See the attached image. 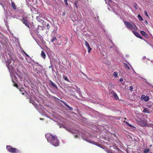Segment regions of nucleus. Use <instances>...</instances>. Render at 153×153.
Wrapping results in <instances>:
<instances>
[{
    "label": "nucleus",
    "mask_w": 153,
    "mask_h": 153,
    "mask_svg": "<svg viewBox=\"0 0 153 153\" xmlns=\"http://www.w3.org/2000/svg\"><path fill=\"white\" fill-rule=\"evenodd\" d=\"M45 137L48 142L54 146H57L59 145V142L56 136L50 133H48L45 134Z\"/></svg>",
    "instance_id": "1"
},
{
    "label": "nucleus",
    "mask_w": 153,
    "mask_h": 153,
    "mask_svg": "<svg viewBox=\"0 0 153 153\" xmlns=\"http://www.w3.org/2000/svg\"><path fill=\"white\" fill-rule=\"evenodd\" d=\"M6 66L9 69H13L16 67V65L14 64V61L13 60L12 61L10 59H7V61H6Z\"/></svg>",
    "instance_id": "2"
},
{
    "label": "nucleus",
    "mask_w": 153,
    "mask_h": 153,
    "mask_svg": "<svg viewBox=\"0 0 153 153\" xmlns=\"http://www.w3.org/2000/svg\"><path fill=\"white\" fill-rule=\"evenodd\" d=\"M124 23L126 27L129 29L132 30H136L137 29L136 26L133 23L131 24L130 23L126 21L124 22Z\"/></svg>",
    "instance_id": "3"
},
{
    "label": "nucleus",
    "mask_w": 153,
    "mask_h": 153,
    "mask_svg": "<svg viewBox=\"0 0 153 153\" xmlns=\"http://www.w3.org/2000/svg\"><path fill=\"white\" fill-rule=\"evenodd\" d=\"M7 150L10 152L12 153H17L20 152L18 149L12 147L10 146H7L6 147Z\"/></svg>",
    "instance_id": "4"
},
{
    "label": "nucleus",
    "mask_w": 153,
    "mask_h": 153,
    "mask_svg": "<svg viewBox=\"0 0 153 153\" xmlns=\"http://www.w3.org/2000/svg\"><path fill=\"white\" fill-rule=\"evenodd\" d=\"M45 25H43L42 26H41L40 25H38L37 26V28H35V25H33V26H32V28H33V30L35 31H38L39 30H43V27H44Z\"/></svg>",
    "instance_id": "5"
},
{
    "label": "nucleus",
    "mask_w": 153,
    "mask_h": 153,
    "mask_svg": "<svg viewBox=\"0 0 153 153\" xmlns=\"http://www.w3.org/2000/svg\"><path fill=\"white\" fill-rule=\"evenodd\" d=\"M42 16L41 15H40L36 17V19L39 22H41L43 25H45V22L42 20Z\"/></svg>",
    "instance_id": "6"
},
{
    "label": "nucleus",
    "mask_w": 153,
    "mask_h": 153,
    "mask_svg": "<svg viewBox=\"0 0 153 153\" xmlns=\"http://www.w3.org/2000/svg\"><path fill=\"white\" fill-rule=\"evenodd\" d=\"M21 21L25 26L29 28L30 22H28V20L26 18L23 17L22 19H21Z\"/></svg>",
    "instance_id": "7"
},
{
    "label": "nucleus",
    "mask_w": 153,
    "mask_h": 153,
    "mask_svg": "<svg viewBox=\"0 0 153 153\" xmlns=\"http://www.w3.org/2000/svg\"><path fill=\"white\" fill-rule=\"evenodd\" d=\"M51 41L53 42L54 45H60V44H58V39L55 36H53L52 39L51 40Z\"/></svg>",
    "instance_id": "8"
},
{
    "label": "nucleus",
    "mask_w": 153,
    "mask_h": 153,
    "mask_svg": "<svg viewBox=\"0 0 153 153\" xmlns=\"http://www.w3.org/2000/svg\"><path fill=\"white\" fill-rule=\"evenodd\" d=\"M137 120L139 123H140L142 124L141 126H144L146 125V122L144 119L142 118H138Z\"/></svg>",
    "instance_id": "9"
},
{
    "label": "nucleus",
    "mask_w": 153,
    "mask_h": 153,
    "mask_svg": "<svg viewBox=\"0 0 153 153\" xmlns=\"http://www.w3.org/2000/svg\"><path fill=\"white\" fill-rule=\"evenodd\" d=\"M132 32L137 37L141 39H143V37L141 36L140 34L138 32L136 31L132 30Z\"/></svg>",
    "instance_id": "10"
},
{
    "label": "nucleus",
    "mask_w": 153,
    "mask_h": 153,
    "mask_svg": "<svg viewBox=\"0 0 153 153\" xmlns=\"http://www.w3.org/2000/svg\"><path fill=\"white\" fill-rule=\"evenodd\" d=\"M110 94L112 95L115 100H118L119 99L118 97L117 94L113 90L110 92Z\"/></svg>",
    "instance_id": "11"
},
{
    "label": "nucleus",
    "mask_w": 153,
    "mask_h": 153,
    "mask_svg": "<svg viewBox=\"0 0 153 153\" xmlns=\"http://www.w3.org/2000/svg\"><path fill=\"white\" fill-rule=\"evenodd\" d=\"M49 84L51 85L52 87H54L56 89H58V87L56 85H55L51 80H50L49 81Z\"/></svg>",
    "instance_id": "12"
},
{
    "label": "nucleus",
    "mask_w": 153,
    "mask_h": 153,
    "mask_svg": "<svg viewBox=\"0 0 153 153\" xmlns=\"http://www.w3.org/2000/svg\"><path fill=\"white\" fill-rule=\"evenodd\" d=\"M20 91L21 92V93L23 94L24 95V93L25 92L26 93L27 95H26V97L27 98H28V96H29V95L27 94V93L26 92L25 90L23 88H21L19 89Z\"/></svg>",
    "instance_id": "13"
},
{
    "label": "nucleus",
    "mask_w": 153,
    "mask_h": 153,
    "mask_svg": "<svg viewBox=\"0 0 153 153\" xmlns=\"http://www.w3.org/2000/svg\"><path fill=\"white\" fill-rule=\"evenodd\" d=\"M29 102L33 104L36 108L38 106V104L32 99H30Z\"/></svg>",
    "instance_id": "14"
},
{
    "label": "nucleus",
    "mask_w": 153,
    "mask_h": 153,
    "mask_svg": "<svg viewBox=\"0 0 153 153\" xmlns=\"http://www.w3.org/2000/svg\"><path fill=\"white\" fill-rule=\"evenodd\" d=\"M140 33L143 36H144L146 38H149L148 36L147 35L146 33L144 31H141Z\"/></svg>",
    "instance_id": "15"
},
{
    "label": "nucleus",
    "mask_w": 153,
    "mask_h": 153,
    "mask_svg": "<svg viewBox=\"0 0 153 153\" xmlns=\"http://www.w3.org/2000/svg\"><path fill=\"white\" fill-rule=\"evenodd\" d=\"M61 102L65 105V106L71 110H73V108L67 105L66 102L63 101H61Z\"/></svg>",
    "instance_id": "16"
},
{
    "label": "nucleus",
    "mask_w": 153,
    "mask_h": 153,
    "mask_svg": "<svg viewBox=\"0 0 153 153\" xmlns=\"http://www.w3.org/2000/svg\"><path fill=\"white\" fill-rule=\"evenodd\" d=\"M143 96H144V98H143V99H144V100L145 101H147L149 100V96H145V95H143L141 97V98H142Z\"/></svg>",
    "instance_id": "17"
},
{
    "label": "nucleus",
    "mask_w": 153,
    "mask_h": 153,
    "mask_svg": "<svg viewBox=\"0 0 153 153\" xmlns=\"http://www.w3.org/2000/svg\"><path fill=\"white\" fill-rule=\"evenodd\" d=\"M87 141L88 142L90 143H92L93 144H95V145H97L98 146H99V145H100V144H99V143H97V142H94V141H92V140H88Z\"/></svg>",
    "instance_id": "18"
},
{
    "label": "nucleus",
    "mask_w": 153,
    "mask_h": 153,
    "mask_svg": "<svg viewBox=\"0 0 153 153\" xmlns=\"http://www.w3.org/2000/svg\"><path fill=\"white\" fill-rule=\"evenodd\" d=\"M143 113H147V114H149V113H150V112L149 111V109L147 108H145L143 109Z\"/></svg>",
    "instance_id": "19"
},
{
    "label": "nucleus",
    "mask_w": 153,
    "mask_h": 153,
    "mask_svg": "<svg viewBox=\"0 0 153 153\" xmlns=\"http://www.w3.org/2000/svg\"><path fill=\"white\" fill-rule=\"evenodd\" d=\"M41 56L44 59H45L46 57V54L43 51H42L41 53Z\"/></svg>",
    "instance_id": "20"
},
{
    "label": "nucleus",
    "mask_w": 153,
    "mask_h": 153,
    "mask_svg": "<svg viewBox=\"0 0 153 153\" xmlns=\"http://www.w3.org/2000/svg\"><path fill=\"white\" fill-rule=\"evenodd\" d=\"M69 91L70 93H71V95L73 96H74L75 97L77 98V97L75 95V93L72 90H69Z\"/></svg>",
    "instance_id": "21"
},
{
    "label": "nucleus",
    "mask_w": 153,
    "mask_h": 153,
    "mask_svg": "<svg viewBox=\"0 0 153 153\" xmlns=\"http://www.w3.org/2000/svg\"><path fill=\"white\" fill-rule=\"evenodd\" d=\"M12 6L14 10H16V6L14 2H12L11 3Z\"/></svg>",
    "instance_id": "22"
},
{
    "label": "nucleus",
    "mask_w": 153,
    "mask_h": 153,
    "mask_svg": "<svg viewBox=\"0 0 153 153\" xmlns=\"http://www.w3.org/2000/svg\"><path fill=\"white\" fill-rule=\"evenodd\" d=\"M124 65L125 67L128 70H130V68L129 67L128 65L126 63H124Z\"/></svg>",
    "instance_id": "23"
},
{
    "label": "nucleus",
    "mask_w": 153,
    "mask_h": 153,
    "mask_svg": "<svg viewBox=\"0 0 153 153\" xmlns=\"http://www.w3.org/2000/svg\"><path fill=\"white\" fill-rule=\"evenodd\" d=\"M138 17L140 21H143V19L140 14L138 15Z\"/></svg>",
    "instance_id": "24"
},
{
    "label": "nucleus",
    "mask_w": 153,
    "mask_h": 153,
    "mask_svg": "<svg viewBox=\"0 0 153 153\" xmlns=\"http://www.w3.org/2000/svg\"><path fill=\"white\" fill-rule=\"evenodd\" d=\"M149 150H150V149H145V150L144 151V153H147L149 151Z\"/></svg>",
    "instance_id": "25"
},
{
    "label": "nucleus",
    "mask_w": 153,
    "mask_h": 153,
    "mask_svg": "<svg viewBox=\"0 0 153 153\" xmlns=\"http://www.w3.org/2000/svg\"><path fill=\"white\" fill-rule=\"evenodd\" d=\"M85 45L87 48L90 46L88 43L85 40Z\"/></svg>",
    "instance_id": "26"
},
{
    "label": "nucleus",
    "mask_w": 153,
    "mask_h": 153,
    "mask_svg": "<svg viewBox=\"0 0 153 153\" xmlns=\"http://www.w3.org/2000/svg\"><path fill=\"white\" fill-rule=\"evenodd\" d=\"M134 7L136 9H137L138 8L137 5L136 3H134L133 4Z\"/></svg>",
    "instance_id": "27"
},
{
    "label": "nucleus",
    "mask_w": 153,
    "mask_h": 153,
    "mask_svg": "<svg viewBox=\"0 0 153 153\" xmlns=\"http://www.w3.org/2000/svg\"><path fill=\"white\" fill-rule=\"evenodd\" d=\"M63 78L65 80H66L67 81L69 82V79L67 78L66 76H64Z\"/></svg>",
    "instance_id": "28"
},
{
    "label": "nucleus",
    "mask_w": 153,
    "mask_h": 153,
    "mask_svg": "<svg viewBox=\"0 0 153 153\" xmlns=\"http://www.w3.org/2000/svg\"><path fill=\"white\" fill-rule=\"evenodd\" d=\"M77 1H75L74 3V5L76 7V8H78V6L77 5Z\"/></svg>",
    "instance_id": "29"
},
{
    "label": "nucleus",
    "mask_w": 153,
    "mask_h": 153,
    "mask_svg": "<svg viewBox=\"0 0 153 153\" xmlns=\"http://www.w3.org/2000/svg\"><path fill=\"white\" fill-rule=\"evenodd\" d=\"M88 53H89L92 50V48L90 47V46L88 47Z\"/></svg>",
    "instance_id": "30"
},
{
    "label": "nucleus",
    "mask_w": 153,
    "mask_h": 153,
    "mask_svg": "<svg viewBox=\"0 0 153 153\" xmlns=\"http://www.w3.org/2000/svg\"><path fill=\"white\" fill-rule=\"evenodd\" d=\"M127 125L128 126H129V127H131L135 128V127H134V126H133L131 124H130L128 123V124H127Z\"/></svg>",
    "instance_id": "31"
},
{
    "label": "nucleus",
    "mask_w": 153,
    "mask_h": 153,
    "mask_svg": "<svg viewBox=\"0 0 153 153\" xmlns=\"http://www.w3.org/2000/svg\"><path fill=\"white\" fill-rule=\"evenodd\" d=\"M64 1L65 3V5L66 6H68V4L67 2V0H64Z\"/></svg>",
    "instance_id": "32"
},
{
    "label": "nucleus",
    "mask_w": 153,
    "mask_h": 153,
    "mask_svg": "<svg viewBox=\"0 0 153 153\" xmlns=\"http://www.w3.org/2000/svg\"><path fill=\"white\" fill-rule=\"evenodd\" d=\"M64 128L66 130H67L69 132H71L68 129V128L66 126L64 127Z\"/></svg>",
    "instance_id": "33"
},
{
    "label": "nucleus",
    "mask_w": 153,
    "mask_h": 153,
    "mask_svg": "<svg viewBox=\"0 0 153 153\" xmlns=\"http://www.w3.org/2000/svg\"><path fill=\"white\" fill-rule=\"evenodd\" d=\"M113 75L115 77H116L117 75V74L116 72H114Z\"/></svg>",
    "instance_id": "34"
},
{
    "label": "nucleus",
    "mask_w": 153,
    "mask_h": 153,
    "mask_svg": "<svg viewBox=\"0 0 153 153\" xmlns=\"http://www.w3.org/2000/svg\"><path fill=\"white\" fill-rule=\"evenodd\" d=\"M133 89V87L132 86H130L129 87V90H130V91H132Z\"/></svg>",
    "instance_id": "35"
},
{
    "label": "nucleus",
    "mask_w": 153,
    "mask_h": 153,
    "mask_svg": "<svg viewBox=\"0 0 153 153\" xmlns=\"http://www.w3.org/2000/svg\"><path fill=\"white\" fill-rule=\"evenodd\" d=\"M144 13H145V15H146L147 16H148V17H149V15H148V13H147V12L146 11H144Z\"/></svg>",
    "instance_id": "36"
},
{
    "label": "nucleus",
    "mask_w": 153,
    "mask_h": 153,
    "mask_svg": "<svg viewBox=\"0 0 153 153\" xmlns=\"http://www.w3.org/2000/svg\"><path fill=\"white\" fill-rule=\"evenodd\" d=\"M108 152L109 153H114L112 150H108Z\"/></svg>",
    "instance_id": "37"
},
{
    "label": "nucleus",
    "mask_w": 153,
    "mask_h": 153,
    "mask_svg": "<svg viewBox=\"0 0 153 153\" xmlns=\"http://www.w3.org/2000/svg\"><path fill=\"white\" fill-rule=\"evenodd\" d=\"M47 29H48L50 28V26L48 24L47 25Z\"/></svg>",
    "instance_id": "38"
},
{
    "label": "nucleus",
    "mask_w": 153,
    "mask_h": 153,
    "mask_svg": "<svg viewBox=\"0 0 153 153\" xmlns=\"http://www.w3.org/2000/svg\"><path fill=\"white\" fill-rule=\"evenodd\" d=\"M14 86L16 87V88H18V85L17 84H16V83H15L14 85Z\"/></svg>",
    "instance_id": "39"
},
{
    "label": "nucleus",
    "mask_w": 153,
    "mask_h": 153,
    "mask_svg": "<svg viewBox=\"0 0 153 153\" xmlns=\"http://www.w3.org/2000/svg\"><path fill=\"white\" fill-rule=\"evenodd\" d=\"M65 126L63 125H60V128H64V127H65Z\"/></svg>",
    "instance_id": "40"
},
{
    "label": "nucleus",
    "mask_w": 153,
    "mask_h": 153,
    "mask_svg": "<svg viewBox=\"0 0 153 153\" xmlns=\"http://www.w3.org/2000/svg\"><path fill=\"white\" fill-rule=\"evenodd\" d=\"M123 81V78H120V82H121Z\"/></svg>",
    "instance_id": "41"
},
{
    "label": "nucleus",
    "mask_w": 153,
    "mask_h": 153,
    "mask_svg": "<svg viewBox=\"0 0 153 153\" xmlns=\"http://www.w3.org/2000/svg\"><path fill=\"white\" fill-rule=\"evenodd\" d=\"M124 122L125 123L126 125H127V124H128V123L126 122V121H124Z\"/></svg>",
    "instance_id": "42"
},
{
    "label": "nucleus",
    "mask_w": 153,
    "mask_h": 153,
    "mask_svg": "<svg viewBox=\"0 0 153 153\" xmlns=\"http://www.w3.org/2000/svg\"><path fill=\"white\" fill-rule=\"evenodd\" d=\"M78 137V136L77 135H76L74 136V137L75 138H77Z\"/></svg>",
    "instance_id": "43"
},
{
    "label": "nucleus",
    "mask_w": 153,
    "mask_h": 153,
    "mask_svg": "<svg viewBox=\"0 0 153 153\" xmlns=\"http://www.w3.org/2000/svg\"><path fill=\"white\" fill-rule=\"evenodd\" d=\"M75 86H76V87L77 88L79 89V90H78V91L79 92H80V91H79V90H80V88H78V87H77V86L76 85H75Z\"/></svg>",
    "instance_id": "44"
},
{
    "label": "nucleus",
    "mask_w": 153,
    "mask_h": 153,
    "mask_svg": "<svg viewBox=\"0 0 153 153\" xmlns=\"http://www.w3.org/2000/svg\"><path fill=\"white\" fill-rule=\"evenodd\" d=\"M28 57H29V55H28L26 53H25V54Z\"/></svg>",
    "instance_id": "45"
},
{
    "label": "nucleus",
    "mask_w": 153,
    "mask_h": 153,
    "mask_svg": "<svg viewBox=\"0 0 153 153\" xmlns=\"http://www.w3.org/2000/svg\"><path fill=\"white\" fill-rule=\"evenodd\" d=\"M71 88H72V89H74V88L73 87H70Z\"/></svg>",
    "instance_id": "46"
},
{
    "label": "nucleus",
    "mask_w": 153,
    "mask_h": 153,
    "mask_svg": "<svg viewBox=\"0 0 153 153\" xmlns=\"http://www.w3.org/2000/svg\"><path fill=\"white\" fill-rule=\"evenodd\" d=\"M23 52L25 54V53H26V52H25V51H23Z\"/></svg>",
    "instance_id": "47"
},
{
    "label": "nucleus",
    "mask_w": 153,
    "mask_h": 153,
    "mask_svg": "<svg viewBox=\"0 0 153 153\" xmlns=\"http://www.w3.org/2000/svg\"><path fill=\"white\" fill-rule=\"evenodd\" d=\"M124 119H125V120H126V118H124Z\"/></svg>",
    "instance_id": "48"
},
{
    "label": "nucleus",
    "mask_w": 153,
    "mask_h": 153,
    "mask_svg": "<svg viewBox=\"0 0 153 153\" xmlns=\"http://www.w3.org/2000/svg\"><path fill=\"white\" fill-rule=\"evenodd\" d=\"M144 98V96H143V97H142V99H143V98Z\"/></svg>",
    "instance_id": "49"
},
{
    "label": "nucleus",
    "mask_w": 153,
    "mask_h": 153,
    "mask_svg": "<svg viewBox=\"0 0 153 153\" xmlns=\"http://www.w3.org/2000/svg\"><path fill=\"white\" fill-rule=\"evenodd\" d=\"M40 120H42V119H41V118H40Z\"/></svg>",
    "instance_id": "50"
},
{
    "label": "nucleus",
    "mask_w": 153,
    "mask_h": 153,
    "mask_svg": "<svg viewBox=\"0 0 153 153\" xmlns=\"http://www.w3.org/2000/svg\"><path fill=\"white\" fill-rule=\"evenodd\" d=\"M13 83H15V82H14V81H13Z\"/></svg>",
    "instance_id": "51"
},
{
    "label": "nucleus",
    "mask_w": 153,
    "mask_h": 153,
    "mask_svg": "<svg viewBox=\"0 0 153 153\" xmlns=\"http://www.w3.org/2000/svg\"><path fill=\"white\" fill-rule=\"evenodd\" d=\"M152 153V152H150V153Z\"/></svg>",
    "instance_id": "52"
}]
</instances>
